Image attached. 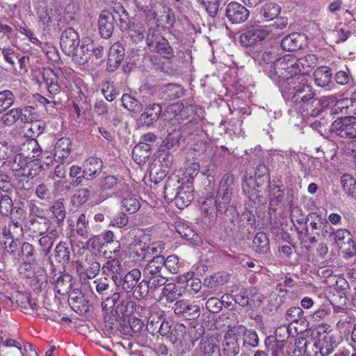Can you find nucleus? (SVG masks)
<instances>
[{
  "instance_id": "1",
  "label": "nucleus",
  "mask_w": 356,
  "mask_h": 356,
  "mask_svg": "<svg viewBox=\"0 0 356 356\" xmlns=\"http://www.w3.org/2000/svg\"><path fill=\"white\" fill-rule=\"evenodd\" d=\"M316 65L314 55L296 58L291 54H286L268 66L265 72L275 82L279 83L284 97L297 89L298 85L308 82V73Z\"/></svg>"
},
{
  "instance_id": "2",
  "label": "nucleus",
  "mask_w": 356,
  "mask_h": 356,
  "mask_svg": "<svg viewBox=\"0 0 356 356\" xmlns=\"http://www.w3.org/2000/svg\"><path fill=\"white\" fill-rule=\"evenodd\" d=\"M297 89L284 97L286 103L293 106L303 117H316L323 110L321 100L315 97L308 82L298 85Z\"/></svg>"
},
{
  "instance_id": "3",
  "label": "nucleus",
  "mask_w": 356,
  "mask_h": 356,
  "mask_svg": "<svg viewBox=\"0 0 356 356\" xmlns=\"http://www.w3.org/2000/svg\"><path fill=\"white\" fill-rule=\"evenodd\" d=\"M115 17L119 19V26L121 30L127 31V38L134 44L142 42L145 38V29L140 22L130 23L129 14L124 6L119 2L114 3Z\"/></svg>"
},
{
  "instance_id": "4",
  "label": "nucleus",
  "mask_w": 356,
  "mask_h": 356,
  "mask_svg": "<svg viewBox=\"0 0 356 356\" xmlns=\"http://www.w3.org/2000/svg\"><path fill=\"white\" fill-rule=\"evenodd\" d=\"M146 44L152 51H155L163 58L170 59L174 56L172 48L163 38L158 29L149 28L147 33Z\"/></svg>"
},
{
  "instance_id": "5",
  "label": "nucleus",
  "mask_w": 356,
  "mask_h": 356,
  "mask_svg": "<svg viewBox=\"0 0 356 356\" xmlns=\"http://www.w3.org/2000/svg\"><path fill=\"white\" fill-rule=\"evenodd\" d=\"M234 188L235 179L234 176L225 175L220 182L215 200L216 209L219 212L222 213L228 209Z\"/></svg>"
},
{
  "instance_id": "6",
  "label": "nucleus",
  "mask_w": 356,
  "mask_h": 356,
  "mask_svg": "<svg viewBox=\"0 0 356 356\" xmlns=\"http://www.w3.org/2000/svg\"><path fill=\"white\" fill-rule=\"evenodd\" d=\"M330 241L335 245L346 257L356 254V245L350 232L346 229H338L330 233Z\"/></svg>"
},
{
  "instance_id": "7",
  "label": "nucleus",
  "mask_w": 356,
  "mask_h": 356,
  "mask_svg": "<svg viewBox=\"0 0 356 356\" xmlns=\"http://www.w3.org/2000/svg\"><path fill=\"white\" fill-rule=\"evenodd\" d=\"M245 331V327L242 325L234 326L227 330L221 344V350L225 356H236L238 354V339Z\"/></svg>"
},
{
  "instance_id": "8",
  "label": "nucleus",
  "mask_w": 356,
  "mask_h": 356,
  "mask_svg": "<svg viewBox=\"0 0 356 356\" xmlns=\"http://www.w3.org/2000/svg\"><path fill=\"white\" fill-rule=\"evenodd\" d=\"M332 130L341 138L356 140V118L346 116L336 120L332 124Z\"/></svg>"
},
{
  "instance_id": "9",
  "label": "nucleus",
  "mask_w": 356,
  "mask_h": 356,
  "mask_svg": "<svg viewBox=\"0 0 356 356\" xmlns=\"http://www.w3.org/2000/svg\"><path fill=\"white\" fill-rule=\"evenodd\" d=\"M138 8L143 10V13L149 17L154 19L159 25L162 26L171 27L175 22V17L172 10L165 5L159 4L156 10L152 12L147 7L144 8L143 6L140 7L137 5Z\"/></svg>"
},
{
  "instance_id": "10",
  "label": "nucleus",
  "mask_w": 356,
  "mask_h": 356,
  "mask_svg": "<svg viewBox=\"0 0 356 356\" xmlns=\"http://www.w3.org/2000/svg\"><path fill=\"white\" fill-rule=\"evenodd\" d=\"M270 31L267 27L259 26H250L239 38V42L244 47H249L266 39Z\"/></svg>"
},
{
  "instance_id": "11",
  "label": "nucleus",
  "mask_w": 356,
  "mask_h": 356,
  "mask_svg": "<svg viewBox=\"0 0 356 356\" xmlns=\"http://www.w3.org/2000/svg\"><path fill=\"white\" fill-rule=\"evenodd\" d=\"M60 47L67 56H72L80 44L79 35L72 28L65 29L60 35Z\"/></svg>"
},
{
  "instance_id": "12",
  "label": "nucleus",
  "mask_w": 356,
  "mask_h": 356,
  "mask_svg": "<svg viewBox=\"0 0 356 356\" xmlns=\"http://www.w3.org/2000/svg\"><path fill=\"white\" fill-rule=\"evenodd\" d=\"M172 309L175 315L190 320L197 318L200 314L199 305L186 299L177 300Z\"/></svg>"
},
{
  "instance_id": "13",
  "label": "nucleus",
  "mask_w": 356,
  "mask_h": 356,
  "mask_svg": "<svg viewBox=\"0 0 356 356\" xmlns=\"http://www.w3.org/2000/svg\"><path fill=\"white\" fill-rule=\"evenodd\" d=\"M113 13L103 10L99 17L98 25L99 33L104 38H108L113 30L114 21L119 22V19L115 17V11L114 10V5L113 6Z\"/></svg>"
},
{
  "instance_id": "14",
  "label": "nucleus",
  "mask_w": 356,
  "mask_h": 356,
  "mask_svg": "<svg viewBox=\"0 0 356 356\" xmlns=\"http://www.w3.org/2000/svg\"><path fill=\"white\" fill-rule=\"evenodd\" d=\"M249 10L243 5L232 1L226 8V16L232 24H241L247 20Z\"/></svg>"
},
{
  "instance_id": "15",
  "label": "nucleus",
  "mask_w": 356,
  "mask_h": 356,
  "mask_svg": "<svg viewBox=\"0 0 356 356\" xmlns=\"http://www.w3.org/2000/svg\"><path fill=\"white\" fill-rule=\"evenodd\" d=\"M177 282L181 284L186 283L190 288V293L196 298H203L204 299L209 296V293L204 291L200 292L202 283L200 279L194 277V273L188 272L181 275L177 278Z\"/></svg>"
},
{
  "instance_id": "16",
  "label": "nucleus",
  "mask_w": 356,
  "mask_h": 356,
  "mask_svg": "<svg viewBox=\"0 0 356 356\" xmlns=\"http://www.w3.org/2000/svg\"><path fill=\"white\" fill-rule=\"evenodd\" d=\"M141 278V272L138 268L129 271L123 277H120L118 284H115L119 289L124 292H131Z\"/></svg>"
},
{
  "instance_id": "17",
  "label": "nucleus",
  "mask_w": 356,
  "mask_h": 356,
  "mask_svg": "<svg viewBox=\"0 0 356 356\" xmlns=\"http://www.w3.org/2000/svg\"><path fill=\"white\" fill-rule=\"evenodd\" d=\"M314 356H327L334 349L332 338L327 334H320L318 341L315 340L312 345Z\"/></svg>"
},
{
  "instance_id": "18",
  "label": "nucleus",
  "mask_w": 356,
  "mask_h": 356,
  "mask_svg": "<svg viewBox=\"0 0 356 356\" xmlns=\"http://www.w3.org/2000/svg\"><path fill=\"white\" fill-rule=\"evenodd\" d=\"M123 268L121 261L118 258H112L106 261L102 267V271L104 275L111 278L115 284H118V280L121 277Z\"/></svg>"
},
{
  "instance_id": "19",
  "label": "nucleus",
  "mask_w": 356,
  "mask_h": 356,
  "mask_svg": "<svg viewBox=\"0 0 356 356\" xmlns=\"http://www.w3.org/2000/svg\"><path fill=\"white\" fill-rule=\"evenodd\" d=\"M92 51H94L92 40L89 38H86L82 40L81 44H79L75 54L72 57L74 62L82 65L88 61Z\"/></svg>"
},
{
  "instance_id": "20",
  "label": "nucleus",
  "mask_w": 356,
  "mask_h": 356,
  "mask_svg": "<svg viewBox=\"0 0 356 356\" xmlns=\"http://www.w3.org/2000/svg\"><path fill=\"white\" fill-rule=\"evenodd\" d=\"M331 111L333 114L353 116L352 115L356 113V100L353 97H346L337 100Z\"/></svg>"
},
{
  "instance_id": "21",
  "label": "nucleus",
  "mask_w": 356,
  "mask_h": 356,
  "mask_svg": "<svg viewBox=\"0 0 356 356\" xmlns=\"http://www.w3.org/2000/svg\"><path fill=\"white\" fill-rule=\"evenodd\" d=\"M34 8L36 15L43 25L48 26L51 23L54 11L51 6L48 5L45 0H35Z\"/></svg>"
},
{
  "instance_id": "22",
  "label": "nucleus",
  "mask_w": 356,
  "mask_h": 356,
  "mask_svg": "<svg viewBox=\"0 0 356 356\" xmlns=\"http://www.w3.org/2000/svg\"><path fill=\"white\" fill-rule=\"evenodd\" d=\"M31 162V158L20 154L14 159L12 168L16 172L17 176L28 178L31 175L30 167Z\"/></svg>"
},
{
  "instance_id": "23",
  "label": "nucleus",
  "mask_w": 356,
  "mask_h": 356,
  "mask_svg": "<svg viewBox=\"0 0 356 356\" xmlns=\"http://www.w3.org/2000/svg\"><path fill=\"white\" fill-rule=\"evenodd\" d=\"M88 266H86L82 263H77L76 270L79 276L83 282L88 279H93L99 273L101 266L100 264L96 261H92L88 263Z\"/></svg>"
},
{
  "instance_id": "24",
  "label": "nucleus",
  "mask_w": 356,
  "mask_h": 356,
  "mask_svg": "<svg viewBox=\"0 0 356 356\" xmlns=\"http://www.w3.org/2000/svg\"><path fill=\"white\" fill-rule=\"evenodd\" d=\"M44 76L49 95L55 96L59 94L61 90L62 77L52 70H47Z\"/></svg>"
},
{
  "instance_id": "25",
  "label": "nucleus",
  "mask_w": 356,
  "mask_h": 356,
  "mask_svg": "<svg viewBox=\"0 0 356 356\" xmlns=\"http://www.w3.org/2000/svg\"><path fill=\"white\" fill-rule=\"evenodd\" d=\"M193 190L190 186H180L178 188L176 196L175 197V202L176 206L183 209L188 207L193 200Z\"/></svg>"
},
{
  "instance_id": "26",
  "label": "nucleus",
  "mask_w": 356,
  "mask_h": 356,
  "mask_svg": "<svg viewBox=\"0 0 356 356\" xmlns=\"http://www.w3.org/2000/svg\"><path fill=\"white\" fill-rule=\"evenodd\" d=\"M102 161L97 157H90L86 160L84 165L83 174L87 179H92L98 176L102 172Z\"/></svg>"
},
{
  "instance_id": "27",
  "label": "nucleus",
  "mask_w": 356,
  "mask_h": 356,
  "mask_svg": "<svg viewBox=\"0 0 356 356\" xmlns=\"http://www.w3.org/2000/svg\"><path fill=\"white\" fill-rule=\"evenodd\" d=\"M161 112L162 108L160 104H154L149 105L146 111L141 114L140 120L143 124L150 126L156 122Z\"/></svg>"
},
{
  "instance_id": "28",
  "label": "nucleus",
  "mask_w": 356,
  "mask_h": 356,
  "mask_svg": "<svg viewBox=\"0 0 356 356\" xmlns=\"http://www.w3.org/2000/svg\"><path fill=\"white\" fill-rule=\"evenodd\" d=\"M304 35L293 33L285 36L281 42V47L286 51H295L302 48Z\"/></svg>"
},
{
  "instance_id": "29",
  "label": "nucleus",
  "mask_w": 356,
  "mask_h": 356,
  "mask_svg": "<svg viewBox=\"0 0 356 356\" xmlns=\"http://www.w3.org/2000/svg\"><path fill=\"white\" fill-rule=\"evenodd\" d=\"M165 264L164 257L154 256L144 268L143 273L145 277L160 275Z\"/></svg>"
},
{
  "instance_id": "30",
  "label": "nucleus",
  "mask_w": 356,
  "mask_h": 356,
  "mask_svg": "<svg viewBox=\"0 0 356 356\" xmlns=\"http://www.w3.org/2000/svg\"><path fill=\"white\" fill-rule=\"evenodd\" d=\"M184 290L175 283L165 284L162 290L161 296L165 297L168 302H172L182 296Z\"/></svg>"
},
{
  "instance_id": "31",
  "label": "nucleus",
  "mask_w": 356,
  "mask_h": 356,
  "mask_svg": "<svg viewBox=\"0 0 356 356\" xmlns=\"http://www.w3.org/2000/svg\"><path fill=\"white\" fill-rule=\"evenodd\" d=\"M253 248L259 254H267L270 252L269 239L266 233L259 232L255 235Z\"/></svg>"
},
{
  "instance_id": "32",
  "label": "nucleus",
  "mask_w": 356,
  "mask_h": 356,
  "mask_svg": "<svg viewBox=\"0 0 356 356\" xmlns=\"http://www.w3.org/2000/svg\"><path fill=\"white\" fill-rule=\"evenodd\" d=\"M316 84L319 87H325L332 80L330 69L327 66L318 67L314 74Z\"/></svg>"
},
{
  "instance_id": "33",
  "label": "nucleus",
  "mask_w": 356,
  "mask_h": 356,
  "mask_svg": "<svg viewBox=\"0 0 356 356\" xmlns=\"http://www.w3.org/2000/svg\"><path fill=\"white\" fill-rule=\"evenodd\" d=\"M71 151V142L68 138H61L54 147L55 159H63L68 156Z\"/></svg>"
},
{
  "instance_id": "34",
  "label": "nucleus",
  "mask_w": 356,
  "mask_h": 356,
  "mask_svg": "<svg viewBox=\"0 0 356 356\" xmlns=\"http://www.w3.org/2000/svg\"><path fill=\"white\" fill-rule=\"evenodd\" d=\"M124 49L121 44L116 42L113 44L109 50L108 63L115 67L118 66L123 60Z\"/></svg>"
},
{
  "instance_id": "35",
  "label": "nucleus",
  "mask_w": 356,
  "mask_h": 356,
  "mask_svg": "<svg viewBox=\"0 0 356 356\" xmlns=\"http://www.w3.org/2000/svg\"><path fill=\"white\" fill-rule=\"evenodd\" d=\"M49 227V220L42 217L34 218L30 220L29 229L34 234L42 235L45 234Z\"/></svg>"
},
{
  "instance_id": "36",
  "label": "nucleus",
  "mask_w": 356,
  "mask_h": 356,
  "mask_svg": "<svg viewBox=\"0 0 356 356\" xmlns=\"http://www.w3.org/2000/svg\"><path fill=\"white\" fill-rule=\"evenodd\" d=\"M281 10L280 6L274 3H268L265 4L260 11L261 17L266 21H271L276 18Z\"/></svg>"
},
{
  "instance_id": "37",
  "label": "nucleus",
  "mask_w": 356,
  "mask_h": 356,
  "mask_svg": "<svg viewBox=\"0 0 356 356\" xmlns=\"http://www.w3.org/2000/svg\"><path fill=\"white\" fill-rule=\"evenodd\" d=\"M121 207L130 213H134L140 208V203L134 195L127 194L122 198Z\"/></svg>"
},
{
  "instance_id": "38",
  "label": "nucleus",
  "mask_w": 356,
  "mask_h": 356,
  "mask_svg": "<svg viewBox=\"0 0 356 356\" xmlns=\"http://www.w3.org/2000/svg\"><path fill=\"white\" fill-rule=\"evenodd\" d=\"M23 111L21 108H14L6 113L1 117V122L6 126H11L17 120L22 121Z\"/></svg>"
},
{
  "instance_id": "39",
  "label": "nucleus",
  "mask_w": 356,
  "mask_h": 356,
  "mask_svg": "<svg viewBox=\"0 0 356 356\" xmlns=\"http://www.w3.org/2000/svg\"><path fill=\"white\" fill-rule=\"evenodd\" d=\"M15 102V95L11 90H5L0 92V114L3 113Z\"/></svg>"
},
{
  "instance_id": "40",
  "label": "nucleus",
  "mask_w": 356,
  "mask_h": 356,
  "mask_svg": "<svg viewBox=\"0 0 356 356\" xmlns=\"http://www.w3.org/2000/svg\"><path fill=\"white\" fill-rule=\"evenodd\" d=\"M121 100L122 106L127 110L135 113H140L142 111L141 103L130 95H123Z\"/></svg>"
},
{
  "instance_id": "41",
  "label": "nucleus",
  "mask_w": 356,
  "mask_h": 356,
  "mask_svg": "<svg viewBox=\"0 0 356 356\" xmlns=\"http://www.w3.org/2000/svg\"><path fill=\"white\" fill-rule=\"evenodd\" d=\"M33 252L34 248L31 244L26 242L22 244L19 255L26 269L30 268V264L33 261Z\"/></svg>"
},
{
  "instance_id": "42",
  "label": "nucleus",
  "mask_w": 356,
  "mask_h": 356,
  "mask_svg": "<svg viewBox=\"0 0 356 356\" xmlns=\"http://www.w3.org/2000/svg\"><path fill=\"white\" fill-rule=\"evenodd\" d=\"M55 288L60 295L68 293L72 289L71 277L68 275L60 276L56 282Z\"/></svg>"
},
{
  "instance_id": "43",
  "label": "nucleus",
  "mask_w": 356,
  "mask_h": 356,
  "mask_svg": "<svg viewBox=\"0 0 356 356\" xmlns=\"http://www.w3.org/2000/svg\"><path fill=\"white\" fill-rule=\"evenodd\" d=\"M134 307L135 302L134 301L121 300L120 298V302L116 306L115 313L118 316H129L134 312Z\"/></svg>"
},
{
  "instance_id": "44",
  "label": "nucleus",
  "mask_w": 356,
  "mask_h": 356,
  "mask_svg": "<svg viewBox=\"0 0 356 356\" xmlns=\"http://www.w3.org/2000/svg\"><path fill=\"white\" fill-rule=\"evenodd\" d=\"M68 301L72 308L74 310L76 309H79L86 305L84 296L79 290H74L70 293Z\"/></svg>"
},
{
  "instance_id": "45",
  "label": "nucleus",
  "mask_w": 356,
  "mask_h": 356,
  "mask_svg": "<svg viewBox=\"0 0 356 356\" xmlns=\"http://www.w3.org/2000/svg\"><path fill=\"white\" fill-rule=\"evenodd\" d=\"M229 280V275L225 273H218L205 280V284L209 288L223 285Z\"/></svg>"
},
{
  "instance_id": "46",
  "label": "nucleus",
  "mask_w": 356,
  "mask_h": 356,
  "mask_svg": "<svg viewBox=\"0 0 356 356\" xmlns=\"http://www.w3.org/2000/svg\"><path fill=\"white\" fill-rule=\"evenodd\" d=\"M341 184L344 192L348 195L356 193V179L348 174L341 177Z\"/></svg>"
},
{
  "instance_id": "47",
  "label": "nucleus",
  "mask_w": 356,
  "mask_h": 356,
  "mask_svg": "<svg viewBox=\"0 0 356 356\" xmlns=\"http://www.w3.org/2000/svg\"><path fill=\"white\" fill-rule=\"evenodd\" d=\"M163 92L167 98L176 99L179 98L184 94L183 88L177 84L170 83L164 86Z\"/></svg>"
},
{
  "instance_id": "48",
  "label": "nucleus",
  "mask_w": 356,
  "mask_h": 356,
  "mask_svg": "<svg viewBox=\"0 0 356 356\" xmlns=\"http://www.w3.org/2000/svg\"><path fill=\"white\" fill-rule=\"evenodd\" d=\"M149 289H151V287L148 281L143 280L138 282L131 292H133L134 296L136 299H143L148 295Z\"/></svg>"
},
{
  "instance_id": "49",
  "label": "nucleus",
  "mask_w": 356,
  "mask_h": 356,
  "mask_svg": "<svg viewBox=\"0 0 356 356\" xmlns=\"http://www.w3.org/2000/svg\"><path fill=\"white\" fill-rule=\"evenodd\" d=\"M121 296L119 293H114L111 297L106 298L102 302V307L103 310L112 312L115 311L116 306L120 302Z\"/></svg>"
},
{
  "instance_id": "50",
  "label": "nucleus",
  "mask_w": 356,
  "mask_h": 356,
  "mask_svg": "<svg viewBox=\"0 0 356 356\" xmlns=\"http://www.w3.org/2000/svg\"><path fill=\"white\" fill-rule=\"evenodd\" d=\"M278 51L279 50L277 47H272L264 52L262 55V60L267 64L265 69L270 65H274L279 59Z\"/></svg>"
},
{
  "instance_id": "51",
  "label": "nucleus",
  "mask_w": 356,
  "mask_h": 356,
  "mask_svg": "<svg viewBox=\"0 0 356 356\" xmlns=\"http://www.w3.org/2000/svg\"><path fill=\"white\" fill-rule=\"evenodd\" d=\"M350 31L347 26L343 24L337 26L332 32V36L336 39L337 42H344L348 39Z\"/></svg>"
},
{
  "instance_id": "52",
  "label": "nucleus",
  "mask_w": 356,
  "mask_h": 356,
  "mask_svg": "<svg viewBox=\"0 0 356 356\" xmlns=\"http://www.w3.org/2000/svg\"><path fill=\"white\" fill-rule=\"evenodd\" d=\"M183 108L182 104H172L165 109L163 117L165 118V120H172L181 112Z\"/></svg>"
},
{
  "instance_id": "53",
  "label": "nucleus",
  "mask_w": 356,
  "mask_h": 356,
  "mask_svg": "<svg viewBox=\"0 0 356 356\" xmlns=\"http://www.w3.org/2000/svg\"><path fill=\"white\" fill-rule=\"evenodd\" d=\"M201 350L203 353L207 356L217 355L219 352L218 346L216 344L213 339L208 340L202 343Z\"/></svg>"
},
{
  "instance_id": "54",
  "label": "nucleus",
  "mask_w": 356,
  "mask_h": 356,
  "mask_svg": "<svg viewBox=\"0 0 356 356\" xmlns=\"http://www.w3.org/2000/svg\"><path fill=\"white\" fill-rule=\"evenodd\" d=\"M164 249V244L161 242L154 243L148 245L145 249H143L145 251L143 254V259H147L152 255H159Z\"/></svg>"
},
{
  "instance_id": "55",
  "label": "nucleus",
  "mask_w": 356,
  "mask_h": 356,
  "mask_svg": "<svg viewBox=\"0 0 356 356\" xmlns=\"http://www.w3.org/2000/svg\"><path fill=\"white\" fill-rule=\"evenodd\" d=\"M165 268L171 273H177L179 269V258L177 255L172 254L164 258Z\"/></svg>"
},
{
  "instance_id": "56",
  "label": "nucleus",
  "mask_w": 356,
  "mask_h": 356,
  "mask_svg": "<svg viewBox=\"0 0 356 356\" xmlns=\"http://www.w3.org/2000/svg\"><path fill=\"white\" fill-rule=\"evenodd\" d=\"M253 289H242L234 297V302L242 307L249 305L250 298L249 296L253 293Z\"/></svg>"
},
{
  "instance_id": "57",
  "label": "nucleus",
  "mask_w": 356,
  "mask_h": 356,
  "mask_svg": "<svg viewBox=\"0 0 356 356\" xmlns=\"http://www.w3.org/2000/svg\"><path fill=\"white\" fill-rule=\"evenodd\" d=\"M55 252L56 257L59 260L68 261L70 259V252L66 243H59L56 247Z\"/></svg>"
},
{
  "instance_id": "58",
  "label": "nucleus",
  "mask_w": 356,
  "mask_h": 356,
  "mask_svg": "<svg viewBox=\"0 0 356 356\" xmlns=\"http://www.w3.org/2000/svg\"><path fill=\"white\" fill-rule=\"evenodd\" d=\"M129 222V218L126 213L120 212L117 213L111 221V225L118 228L124 227Z\"/></svg>"
},
{
  "instance_id": "59",
  "label": "nucleus",
  "mask_w": 356,
  "mask_h": 356,
  "mask_svg": "<svg viewBox=\"0 0 356 356\" xmlns=\"http://www.w3.org/2000/svg\"><path fill=\"white\" fill-rule=\"evenodd\" d=\"M13 201L11 198L7 195H1L0 197V212L2 214H8L12 211Z\"/></svg>"
},
{
  "instance_id": "60",
  "label": "nucleus",
  "mask_w": 356,
  "mask_h": 356,
  "mask_svg": "<svg viewBox=\"0 0 356 356\" xmlns=\"http://www.w3.org/2000/svg\"><path fill=\"white\" fill-rule=\"evenodd\" d=\"M76 232L79 235L86 237L88 235V223L86 222V216L81 214L76 221Z\"/></svg>"
},
{
  "instance_id": "61",
  "label": "nucleus",
  "mask_w": 356,
  "mask_h": 356,
  "mask_svg": "<svg viewBox=\"0 0 356 356\" xmlns=\"http://www.w3.org/2000/svg\"><path fill=\"white\" fill-rule=\"evenodd\" d=\"M243 341L245 344H248L252 347H257L259 344V337L255 331L248 330L244 332Z\"/></svg>"
},
{
  "instance_id": "62",
  "label": "nucleus",
  "mask_w": 356,
  "mask_h": 356,
  "mask_svg": "<svg viewBox=\"0 0 356 356\" xmlns=\"http://www.w3.org/2000/svg\"><path fill=\"white\" fill-rule=\"evenodd\" d=\"M90 197V191L87 188H81L78 190L73 196L74 203L83 204L86 202Z\"/></svg>"
},
{
  "instance_id": "63",
  "label": "nucleus",
  "mask_w": 356,
  "mask_h": 356,
  "mask_svg": "<svg viewBox=\"0 0 356 356\" xmlns=\"http://www.w3.org/2000/svg\"><path fill=\"white\" fill-rule=\"evenodd\" d=\"M147 278H149L148 282L151 289H156L161 286L165 285L167 282L165 277L161 274L148 277Z\"/></svg>"
},
{
  "instance_id": "64",
  "label": "nucleus",
  "mask_w": 356,
  "mask_h": 356,
  "mask_svg": "<svg viewBox=\"0 0 356 356\" xmlns=\"http://www.w3.org/2000/svg\"><path fill=\"white\" fill-rule=\"evenodd\" d=\"M206 307L211 313H218L222 309V302L218 298L212 297L207 301Z\"/></svg>"
}]
</instances>
